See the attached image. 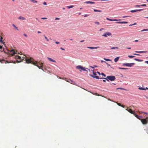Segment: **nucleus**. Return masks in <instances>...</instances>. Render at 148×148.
Returning a JSON list of instances; mask_svg holds the SVG:
<instances>
[{
  "mask_svg": "<svg viewBox=\"0 0 148 148\" xmlns=\"http://www.w3.org/2000/svg\"><path fill=\"white\" fill-rule=\"evenodd\" d=\"M33 59L31 58L30 59H25V60L26 62V63L28 64L32 63L34 65L36 66L39 69H41L42 70H43V69H42V67L43 66V63L41 62H39L38 63V64L40 65V66H39L38 64H37V62H33Z\"/></svg>",
  "mask_w": 148,
  "mask_h": 148,
  "instance_id": "1",
  "label": "nucleus"
},
{
  "mask_svg": "<svg viewBox=\"0 0 148 148\" xmlns=\"http://www.w3.org/2000/svg\"><path fill=\"white\" fill-rule=\"evenodd\" d=\"M103 78L106 79L108 81H109L108 80H109L111 81H114L116 79L115 76L112 75L108 76L106 78Z\"/></svg>",
  "mask_w": 148,
  "mask_h": 148,
  "instance_id": "2",
  "label": "nucleus"
},
{
  "mask_svg": "<svg viewBox=\"0 0 148 148\" xmlns=\"http://www.w3.org/2000/svg\"><path fill=\"white\" fill-rule=\"evenodd\" d=\"M59 78L60 79H63V80H64L68 82H69L71 84H75V82H74L72 80L70 79H67L66 78H62L61 77H60Z\"/></svg>",
  "mask_w": 148,
  "mask_h": 148,
  "instance_id": "3",
  "label": "nucleus"
},
{
  "mask_svg": "<svg viewBox=\"0 0 148 148\" xmlns=\"http://www.w3.org/2000/svg\"><path fill=\"white\" fill-rule=\"evenodd\" d=\"M76 68L77 69L79 70L80 71H87V70H86V68H85L83 67V66L81 65H79L77 66L76 67Z\"/></svg>",
  "mask_w": 148,
  "mask_h": 148,
  "instance_id": "4",
  "label": "nucleus"
},
{
  "mask_svg": "<svg viewBox=\"0 0 148 148\" xmlns=\"http://www.w3.org/2000/svg\"><path fill=\"white\" fill-rule=\"evenodd\" d=\"M96 73H97L99 75H100V73L99 72H93V74L94 75H92L91 76L92 77L95 78H96L97 79H99V77L98 76H96L97 75Z\"/></svg>",
  "mask_w": 148,
  "mask_h": 148,
  "instance_id": "5",
  "label": "nucleus"
},
{
  "mask_svg": "<svg viewBox=\"0 0 148 148\" xmlns=\"http://www.w3.org/2000/svg\"><path fill=\"white\" fill-rule=\"evenodd\" d=\"M140 120L143 124H146L147 123L148 121V117H147L145 119H141Z\"/></svg>",
  "mask_w": 148,
  "mask_h": 148,
  "instance_id": "6",
  "label": "nucleus"
},
{
  "mask_svg": "<svg viewBox=\"0 0 148 148\" xmlns=\"http://www.w3.org/2000/svg\"><path fill=\"white\" fill-rule=\"evenodd\" d=\"M8 53L12 56H13L15 54L17 53V51L16 52L13 49H12L11 50H8Z\"/></svg>",
  "mask_w": 148,
  "mask_h": 148,
  "instance_id": "7",
  "label": "nucleus"
},
{
  "mask_svg": "<svg viewBox=\"0 0 148 148\" xmlns=\"http://www.w3.org/2000/svg\"><path fill=\"white\" fill-rule=\"evenodd\" d=\"M126 107L127 109H126V110L131 114H134L135 113V112L134 111H132L131 109L129 108L128 107Z\"/></svg>",
  "mask_w": 148,
  "mask_h": 148,
  "instance_id": "8",
  "label": "nucleus"
},
{
  "mask_svg": "<svg viewBox=\"0 0 148 148\" xmlns=\"http://www.w3.org/2000/svg\"><path fill=\"white\" fill-rule=\"evenodd\" d=\"M135 64L134 63H124L123 64V65L125 66L129 67H131L134 65Z\"/></svg>",
  "mask_w": 148,
  "mask_h": 148,
  "instance_id": "9",
  "label": "nucleus"
},
{
  "mask_svg": "<svg viewBox=\"0 0 148 148\" xmlns=\"http://www.w3.org/2000/svg\"><path fill=\"white\" fill-rule=\"evenodd\" d=\"M111 33L109 32H107L102 35L103 36L106 37L108 36H110L111 35Z\"/></svg>",
  "mask_w": 148,
  "mask_h": 148,
  "instance_id": "10",
  "label": "nucleus"
},
{
  "mask_svg": "<svg viewBox=\"0 0 148 148\" xmlns=\"http://www.w3.org/2000/svg\"><path fill=\"white\" fill-rule=\"evenodd\" d=\"M15 58L16 59L20 60H21L20 61H18V60H17V61L18 62H19L21 61L22 60H23V58H21V57L20 56H16Z\"/></svg>",
  "mask_w": 148,
  "mask_h": 148,
  "instance_id": "11",
  "label": "nucleus"
},
{
  "mask_svg": "<svg viewBox=\"0 0 148 148\" xmlns=\"http://www.w3.org/2000/svg\"><path fill=\"white\" fill-rule=\"evenodd\" d=\"M143 10V9H140L139 10H132L130 11V12L132 13L134 12H136L138 11H141Z\"/></svg>",
  "mask_w": 148,
  "mask_h": 148,
  "instance_id": "12",
  "label": "nucleus"
},
{
  "mask_svg": "<svg viewBox=\"0 0 148 148\" xmlns=\"http://www.w3.org/2000/svg\"><path fill=\"white\" fill-rule=\"evenodd\" d=\"M106 19L108 20L111 21H120L121 20L120 19H119V20L116 19H111L109 18H107Z\"/></svg>",
  "mask_w": 148,
  "mask_h": 148,
  "instance_id": "13",
  "label": "nucleus"
},
{
  "mask_svg": "<svg viewBox=\"0 0 148 148\" xmlns=\"http://www.w3.org/2000/svg\"><path fill=\"white\" fill-rule=\"evenodd\" d=\"M134 115L136 118H137L138 119H139L140 120L141 119L140 118L142 117L141 116L138 115L136 114L135 113H134Z\"/></svg>",
  "mask_w": 148,
  "mask_h": 148,
  "instance_id": "14",
  "label": "nucleus"
},
{
  "mask_svg": "<svg viewBox=\"0 0 148 148\" xmlns=\"http://www.w3.org/2000/svg\"><path fill=\"white\" fill-rule=\"evenodd\" d=\"M116 23L120 24H127L128 23V22L126 21H118L116 22Z\"/></svg>",
  "mask_w": 148,
  "mask_h": 148,
  "instance_id": "15",
  "label": "nucleus"
},
{
  "mask_svg": "<svg viewBox=\"0 0 148 148\" xmlns=\"http://www.w3.org/2000/svg\"><path fill=\"white\" fill-rule=\"evenodd\" d=\"M47 59L50 61L52 62H56L55 60H53L52 58L49 57H47Z\"/></svg>",
  "mask_w": 148,
  "mask_h": 148,
  "instance_id": "16",
  "label": "nucleus"
},
{
  "mask_svg": "<svg viewBox=\"0 0 148 148\" xmlns=\"http://www.w3.org/2000/svg\"><path fill=\"white\" fill-rule=\"evenodd\" d=\"M85 3L86 4H95V2H94L91 1H86L85 2Z\"/></svg>",
  "mask_w": 148,
  "mask_h": 148,
  "instance_id": "17",
  "label": "nucleus"
},
{
  "mask_svg": "<svg viewBox=\"0 0 148 148\" xmlns=\"http://www.w3.org/2000/svg\"><path fill=\"white\" fill-rule=\"evenodd\" d=\"M99 47H87V48L89 49H97Z\"/></svg>",
  "mask_w": 148,
  "mask_h": 148,
  "instance_id": "18",
  "label": "nucleus"
},
{
  "mask_svg": "<svg viewBox=\"0 0 148 148\" xmlns=\"http://www.w3.org/2000/svg\"><path fill=\"white\" fill-rule=\"evenodd\" d=\"M18 19H21V20H26V18L23 17H22L21 16H20L18 18Z\"/></svg>",
  "mask_w": 148,
  "mask_h": 148,
  "instance_id": "19",
  "label": "nucleus"
},
{
  "mask_svg": "<svg viewBox=\"0 0 148 148\" xmlns=\"http://www.w3.org/2000/svg\"><path fill=\"white\" fill-rule=\"evenodd\" d=\"M136 52L138 53H145L147 51H136Z\"/></svg>",
  "mask_w": 148,
  "mask_h": 148,
  "instance_id": "20",
  "label": "nucleus"
},
{
  "mask_svg": "<svg viewBox=\"0 0 148 148\" xmlns=\"http://www.w3.org/2000/svg\"><path fill=\"white\" fill-rule=\"evenodd\" d=\"M92 93L93 94V95H97L98 96H101L102 97H104V98H106V97L104 96H102L101 95H99V94H98L97 93Z\"/></svg>",
  "mask_w": 148,
  "mask_h": 148,
  "instance_id": "21",
  "label": "nucleus"
},
{
  "mask_svg": "<svg viewBox=\"0 0 148 148\" xmlns=\"http://www.w3.org/2000/svg\"><path fill=\"white\" fill-rule=\"evenodd\" d=\"M119 57L115 58L114 59V61L115 62H117L119 59Z\"/></svg>",
  "mask_w": 148,
  "mask_h": 148,
  "instance_id": "22",
  "label": "nucleus"
},
{
  "mask_svg": "<svg viewBox=\"0 0 148 148\" xmlns=\"http://www.w3.org/2000/svg\"><path fill=\"white\" fill-rule=\"evenodd\" d=\"M74 7V6L73 5H71V6H66V7L68 9H69L71 8H73Z\"/></svg>",
  "mask_w": 148,
  "mask_h": 148,
  "instance_id": "23",
  "label": "nucleus"
},
{
  "mask_svg": "<svg viewBox=\"0 0 148 148\" xmlns=\"http://www.w3.org/2000/svg\"><path fill=\"white\" fill-rule=\"evenodd\" d=\"M30 1L31 2L34 3H36L37 2V1L35 0H30Z\"/></svg>",
  "mask_w": 148,
  "mask_h": 148,
  "instance_id": "24",
  "label": "nucleus"
},
{
  "mask_svg": "<svg viewBox=\"0 0 148 148\" xmlns=\"http://www.w3.org/2000/svg\"><path fill=\"white\" fill-rule=\"evenodd\" d=\"M2 39H3V38L1 36V38H0V42L3 43V44L4 45V43H5V42H3V41L2 40Z\"/></svg>",
  "mask_w": 148,
  "mask_h": 148,
  "instance_id": "25",
  "label": "nucleus"
},
{
  "mask_svg": "<svg viewBox=\"0 0 148 148\" xmlns=\"http://www.w3.org/2000/svg\"><path fill=\"white\" fill-rule=\"evenodd\" d=\"M94 11L95 12H102L101 10H98L96 9H94Z\"/></svg>",
  "mask_w": 148,
  "mask_h": 148,
  "instance_id": "26",
  "label": "nucleus"
},
{
  "mask_svg": "<svg viewBox=\"0 0 148 148\" xmlns=\"http://www.w3.org/2000/svg\"><path fill=\"white\" fill-rule=\"evenodd\" d=\"M12 26L15 28V29L18 30V27H16L14 24L12 25Z\"/></svg>",
  "mask_w": 148,
  "mask_h": 148,
  "instance_id": "27",
  "label": "nucleus"
},
{
  "mask_svg": "<svg viewBox=\"0 0 148 148\" xmlns=\"http://www.w3.org/2000/svg\"><path fill=\"white\" fill-rule=\"evenodd\" d=\"M9 63V62H8V61H4V60H2V61H1V63Z\"/></svg>",
  "mask_w": 148,
  "mask_h": 148,
  "instance_id": "28",
  "label": "nucleus"
},
{
  "mask_svg": "<svg viewBox=\"0 0 148 148\" xmlns=\"http://www.w3.org/2000/svg\"><path fill=\"white\" fill-rule=\"evenodd\" d=\"M134 60L136 61H138V62H140L142 61V60H140L137 58H135Z\"/></svg>",
  "mask_w": 148,
  "mask_h": 148,
  "instance_id": "29",
  "label": "nucleus"
},
{
  "mask_svg": "<svg viewBox=\"0 0 148 148\" xmlns=\"http://www.w3.org/2000/svg\"><path fill=\"white\" fill-rule=\"evenodd\" d=\"M119 69H124V70H126L127 69V68H121V67H119L118 68Z\"/></svg>",
  "mask_w": 148,
  "mask_h": 148,
  "instance_id": "30",
  "label": "nucleus"
},
{
  "mask_svg": "<svg viewBox=\"0 0 148 148\" xmlns=\"http://www.w3.org/2000/svg\"><path fill=\"white\" fill-rule=\"evenodd\" d=\"M104 59L106 61H110L111 60L109 59H106V58H104Z\"/></svg>",
  "mask_w": 148,
  "mask_h": 148,
  "instance_id": "31",
  "label": "nucleus"
},
{
  "mask_svg": "<svg viewBox=\"0 0 148 148\" xmlns=\"http://www.w3.org/2000/svg\"><path fill=\"white\" fill-rule=\"evenodd\" d=\"M44 36L45 37V39L47 41H48L49 40L47 38L45 35H44Z\"/></svg>",
  "mask_w": 148,
  "mask_h": 148,
  "instance_id": "32",
  "label": "nucleus"
},
{
  "mask_svg": "<svg viewBox=\"0 0 148 148\" xmlns=\"http://www.w3.org/2000/svg\"><path fill=\"white\" fill-rule=\"evenodd\" d=\"M128 56L130 58H132L134 57V56Z\"/></svg>",
  "mask_w": 148,
  "mask_h": 148,
  "instance_id": "33",
  "label": "nucleus"
},
{
  "mask_svg": "<svg viewBox=\"0 0 148 148\" xmlns=\"http://www.w3.org/2000/svg\"><path fill=\"white\" fill-rule=\"evenodd\" d=\"M148 31V29H144L141 31V32H143V31Z\"/></svg>",
  "mask_w": 148,
  "mask_h": 148,
  "instance_id": "34",
  "label": "nucleus"
},
{
  "mask_svg": "<svg viewBox=\"0 0 148 148\" xmlns=\"http://www.w3.org/2000/svg\"><path fill=\"white\" fill-rule=\"evenodd\" d=\"M95 24L99 25V22L98 21H95Z\"/></svg>",
  "mask_w": 148,
  "mask_h": 148,
  "instance_id": "35",
  "label": "nucleus"
},
{
  "mask_svg": "<svg viewBox=\"0 0 148 148\" xmlns=\"http://www.w3.org/2000/svg\"><path fill=\"white\" fill-rule=\"evenodd\" d=\"M111 49H118V47H112L111 48Z\"/></svg>",
  "mask_w": 148,
  "mask_h": 148,
  "instance_id": "36",
  "label": "nucleus"
},
{
  "mask_svg": "<svg viewBox=\"0 0 148 148\" xmlns=\"http://www.w3.org/2000/svg\"><path fill=\"white\" fill-rule=\"evenodd\" d=\"M138 89L139 90H145L144 89V88H143L142 87H140Z\"/></svg>",
  "mask_w": 148,
  "mask_h": 148,
  "instance_id": "37",
  "label": "nucleus"
},
{
  "mask_svg": "<svg viewBox=\"0 0 148 148\" xmlns=\"http://www.w3.org/2000/svg\"><path fill=\"white\" fill-rule=\"evenodd\" d=\"M120 89L123 90H126L124 88H117V89Z\"/></svg>",
  "mask_w": 148,
  "mask_h": 148,
  "instance_id": "38",
  "label": "nucleus"
},
{
  "mask_svg": "<svg viewBox=\"0 0 148 148\" xmlns=\"http://www.w3.org/2000/svg\"><path fill=\"white\" fill-rule=\"evenodd\" d=\"M95 67H97V66H95V65L94 66H91V67L92 69H94L95 68Z\"/></svg>",
  "mask_w": 148,
  "mask_h": 148,
  "instance_id": "39",
  "label": "nucleus"
},
{
  "mask_svg": "<svg viewBox=\"0 0 148 148\" xmlns=\"http://www.w3.org/2000/svg\"><path fill=\"white\" fill-rule=\"evenodd\" d=\"M136 23H134L132 24H130L129 25L130 26H132L134 25H136Z\"/></svg>",
  "mask_w": 148,
  "mask_h": 148,
  "instance_id": "40",
  "label": "nucleus"
},
{
  "mask_svg": "<svg viewBox=\"0 0 148 148\" xmlns=\"http://www.w3.org/2000/svg\"><path fill=\"white\" fill-rule=\"evenodd\" d=\"M42 19L45 20L47 19V18L45 17H42L41 18Z\"/></svg>",
  "mask_w": 148,
  "mask_h": 148,
  "instance_id": "41",
  "label": "nucleus"
},
{
  "mask_svg": "<svg viewBox=\"0 0 148 148\" xmlns=\"http://www.w3.org/2000/svg\"><path fill=\"white\" fill-rule=\"evenodd\" d=\"M101 63H102V62H105V63H106V64H107V63L106 62L104 61H103V60H101Z\"/></svg>",
  "mask_w": 148,
  "mask_h": 148,
  "instance_id": "42",
  "label": "nucleus"
},
{
  "mask_svg": "<svg viewBox=\"0 0 148 148\" xmlns=\"http://www.w3.org/2000/svg\"><path fill=\"white\" fill-rule=\"evenodd\" d=\"M101 74L104 77H105L106 76V75L103 73H101Z\"/></svg>",
  "mask_w": 148,
  "mask_h": 148,
  "instance_id": "43",
  "label": "nucleus"
},
{
  "mask_svg": "<svg viewBox=\"0 0 148 148\" xmlns=\"http://www.w3.org/2000/svg\"><path fill=\"white\" fill-rule=\"evenodd\" d=\"M60 19V18H57V17H56L55 18V20H59Z\"/></svg>",
  "mask_w": 148,
  "mask_h": 148,
  "instance_id": "44",
  "label": "nucleus"
},
{
  "mask_svg": "<svg viewBox=\"0 0 148 148\" xmlns=\"http://www.w3.org/2000/svg\"><path fill=\"white\" fill-rule=\"evenodd\" d=\"M141 6H146V4H142L140 5Z\"/></svg>",
  "mask_w": 148,
  "mask_h": 148,
  "instance_id": "45",
  "label": "nucleus"
},
{
  "mask_svg": "<svg viewBox=\"0 0 148 148\" xmlns=\"http://www.w3.org/2000/svg\"><path fill=\"white\" fill-rule=\"evenodd\" d=\"M89 16V15L87 14H85L84 16V17H86L87 16Z\"/></svg>",
  "mask_w": 148,
  "mask_h": 148,
  "instance_id": "46",
  "label": "nucleus"
},
{
  "mask_svg": "<svg viewBox=\"0 0 148 148\" xmlns=\"http://www.w3.org/2000/svg\"><path fill=\"white\" fill-rule=\"evenodd\" d=\"M23 35H24L26 37H27V35L26 34H23Z\"/></svg>",
  "mask_w": 148,
  "mask_h": 148,
  "instance_id": "47",
  "label": "nucleus"
},
{
  "mask_svg": "<svg viewBox=\"0 0 148 148\" xmlns=\"http://www.w3.org/2000/svg\"><path fill=\"white\" fill-rule=\"evenodd\" d=\"M104 29H104L103 28H101L99 30V31H101L102 30H104Z\"/></svg>",
  "mask_w": 148,
  "mask_h": 148,
  "instance_id": "48",
  "label": "nucleus"
},
{
  "mask_svg": "<svg viewBox=\"0 0 148 148\" xmlns=\"http://www.w3.org/2000/svg\"><path fill=\"white\" fill-rule=\"evenodd\" d=\"M43 4L44 5H47V4L46 2H45L43 3Z\"/></svg>",
  "mask_w": 148,
  "mask_h": 148,
  "instance_id": "49",
  "label": "nucleus"
},
{
  "mask_svg": "<svg viewBox=\"0 0 148 148\" xmlns=\"http://www.w3.org/2000/svg\"><path fill=\"white\" fill-rule=\"evenodd\" d=\"M140 5H136L135 6L136 7H139Z\"/></svg>",
  "mask_w": 148,
  "mask_h": 148,
  "instance_id": "50",
  "label": "nucleus"
},
{
  "mask_svg": "<svg viewBox=\"0 0 148 148\" xmlns=\"http://www.w3.org/2000/svg\"><path fill=\"white\" fill-rule=\"evenodd\" d=\"M142 113H144V114H148V113H147V112H142Z\"/></svg>",
  "mask_w": 148,
  "mask_h": 148,
  "instance_id": "51",
  "label": "nucleus"
},
{
  "mask_svg": "<svg viewBox=\"0 0 148 148\" xmlns=\"http://www.w3.org/2000/svg\"><path fill=\"white\" fill-rule=\"evenodd\" d=\"M134 55H135L140 56V54H136V53H134Z\"/></svg>",
  "mask_w": 148,
  "mask_h": 148,
  "instance_id": "52",
  "label": "nucleus"
},
{
  "mask_svg": "<svg viewBox=\"0 0 148 148\" xmlns=\"http://www.w3.org/2000/svg\"><path fill=\"white\" fill-rule=\"evenodd\" d=\"M56 43L57 44H58L60 43V42H56Z\"/></svg>",
  "mask_w": 148,
  "mask_h": 148,
  "instance_id": "53",
  "label": "nucleus"
},
{
  "mask_svg": "<svg viewBox=\"0 0 148 148\" xmlns=\"http://www.w3.org/2000/svg\"><path fill=\"white\" fill-rule=\"evenodd\" d=\"M117 104L119 106H121V105L120 103H117Z\"/></svg>",
  "mask_w": 148,
  "mask_h": 148,
  "instance_id": "54",
  "label": "nucleus"
},
{
  "mask_svg": "<svg viewBox=\"0 0 148 148\" xmlns=\"http://www.w3.org/2000/svg\"><path fill=\"white\" fill-rule=\"evenodd\" d=\"M144 89L145 90H148V88L146 87L145 88H144Z\"/></svg>",
  "mask_w": 148,
  "mask_h": 148,
  "instance_id": "55",
  "label": "nucleus"
},
{
  "mask_svg": "<svg viewBox=\"0 0 148 148\" xmlns=\"http://www.w3.org/2000/svg\"><path fill=\"white\" fill-rule=\"evenodd\" d=\"M0 51H1L2 52L3 51H4L5 52V51L4 50V49H3V50L1 49V50H0Z\"/></svg>",
  "mask_w": 148,
  "mask_h": 148,
  "instance_id": "56",
  "label": "nucleus"
},
{
  "mask_svg": "<svg viewBox=\"0 0 148 148\" xmlns=\"http://www.w3.org/2000/svg\"><path fill=\"white\" fill-rule=\"evenodd\" d=\"M130 16H123V18H125V17H129Z\"/></svg>",
  "mask_w": 148,
  "mask_h": 148,
  "instance_id": "57",
  "label": "nucleus"
},
{
  "mask_svg": "<svg viewBox=\"0 0 148 148\" xmlns=\"http://www.w3.org/2000/svg\"><path fill=\"white\" fill-rule=\"evenodd\" d=\"M121 106L123 108H124L125 107V106L123 105H121Z\"/></svg>",
  "mask_w": 148,
  "mask_h": 148,
  "instance_id": "58",
  "label": "nucleus"
},
{
  "mask_svg": "<svg viewBox=\"0 0 148 148\" xmlns=\"http://www.w3.org/2000/svg\"><path fill=\"white\" fill-rule=\"evenodd\" d=\"M60 49H61L62 50H65V49L62 47H61L60 48Z\"/></svg>",
  "mask_w": 148,
  "mask_h": 148,
  "instance_id": "59",
  "label": "nucleus"
},
{
  "mask_svg": "<svg viewBox=\"0 0 148 148\" xmlns=\"http://www.w3.org/2000/svg\"><path fill=\"white\" fill-rule=\"evenodd\" d=\"M37 33H38V34H40V33H41V32L40 31H38Z\"/></svg>",
  "mask_w": 148,
  "mask_h": 148,
  "instance_id": "60",
  "label": "nucleus"
},
{
  "mask_svg": "<svg viewBox=\"0 0 148 148\" xmlns=\"http://www.w3.org/2000/svg\"><path fill=\"white\" fill-rule=\"evenodd\" d=\"M145 63L148 64V61H145Z\"/></svg>",
  "mask_w": 148,
  "mask_h": 148,
  "instance_id": "61",
  "label": "nucleus"
},
{
  "mask_svg": "<svg viewBox=\"0 0 148 148\" xmlns=\"http://www.w3.org/2000/svg\"><path fill=\"white\" fill-rule=\"evenodd\" d=\"M0 49H2V47L1 46H0Z\"/></svg>",
  "mask_w": 148,
  "mask_h": 148,
  "instance_id": "62",
  "label": "nucleus"
},
{
  "mask_svg": "<svg viewBox=\"0 0 148 148\" xmlns=\"http://www.w3.org/2000/svg\"><path fill=\"white\" fill-rule=\"evenodd\" d=\"M138 41V40H135V42H137Z\"/></svg>",
  "mask_w": 148,
  "mask_h": 148,
  "instance_id": "63",
  "label": "nucleus"
},
{
  "mask_svg": "<svg viewBox=\"0 0 148 148\" xmlns=\"http://www.w3.org/2000/svg\"><path fill=\"white\" fill-rule=\"evenodd\" d=\"M84 41V40H82L80 42H83Z\"/></svg>",
  "mask_w": 148,
  "mask_h": 148,
  "instance_id": "64",
  "label": "nucleus"
}]
</instances>
